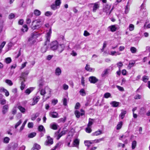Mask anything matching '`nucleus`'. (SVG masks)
Here are the masks:
<instances>
[{"instance_id": "f257e3e1", "label": "nucleus", "mask_w": 150, "mask_h": 150, "mask_svg": "<svg viewBox=\"0 0 150 150\" xmlns=\"http://www.w3.org/2000/svg\"><path fill=\"white\" fill-rule=\"evenodd\" d=\"M52 33V30L50 28L47 33L46 35V40L45 42L44 46L41 48V51L42 53L45 52L47 50V47L46 46L47 44H49L50 41V39Z\"/></svg>"}, {"instance_id": "f03ea898", "label": "nucleus", "mask_w": 150, "mask_h": 150, "mask_svg": "<svg viewBox=\"0 0 150 150\" xmlns=\"http://www.w3.org/2000/svg\"><path fill=\"white\" fill-rule=\"evenodd\" d=\"M43 24L40 20H35L32 22L31 28L33 30L37 29L40 27Z\"/></svg>"}, {"instance_id": "7ed1b4c3", "label": "nucleus", "mask_w": 150, "mask_h": 150, "mask_svg": "<svg viewBox=\"0 0 150 150\" xmlns=\"http://www.w3.org/2000/svg\"><path fill=\"white\" fill-rule=\"evenodd\" d=\"M40 35V34L37 32H34L32 33L28 39V42L30 44H33L35 42V39Z\"/></svg>"}, {"instance_id": "20e7f679", "label": "nucleus", "mask_w": 150, "mask_h": 150, "mask_svg": "<svg viewBox=\"0 0 150 150\" xmlns=\"http://www.w3.org/2000/svg\"><path fill=\"white\" fill-rule=\"evenodd\" d=\"M51 90L48 87L46 86L44 89H42L40 90V93L41 95L44 96L46 93H48L49 95L48 96L49 98L50 96Z\"/></svg>"}, {"instance_id": "39448f33", "label": "nucleus", "mask_w": 150, "mask_h": 150, "mask_svg": "<svg viewBox=\"0 0 150 150\" xmlns=\"http://www.w3.org/2000/svg\"><path fill=\"white\" fill-rule=\"evenodd\" d=\"M58 43L57 41H54L52 42L50 45V49L53 50H57Z\"/></svg>"}, {"instance_id": "423d86ee", "label": "nucleus", "mask_w": 150, "mask_h": 150, "mask_svg": "<svg viewBox=\"0 0 150 150\" xmlns=\"http://www.w3.org/2000/svg\"><path fill=\"white\" fill-rule=\"evenodd\" d=\"M47 140L45 142V145H50L53 144V139L50 136L47 137Z\"/></svg>"}, {"instance_id": "0eeeda50", "label": "nucleus", "mask_w": 150, "mask_h": 150, "mask_svg": "<svg viewBox=\"0 0 150 150\" xmlns=\"http://www.w3.org/2000/svg\"><path fill=\"white\" fill-rule=\"evenodd\" d=\"M110 8V5L106 4L105 6V7L103 8V11L106 13L107 15H108Z\"/></svg>"}, {"instance_id": "6e6552de", "label": "nucleus", "mask_w": 150, "mask_h": 150, "mask_svg": "<svg viewBox=\"0 0 150 150\" xmlns=\"http://www.w3.org/2000/svg\"><path fill=\"white\" fill-rule=\"evenodd\" d=\"M65 47V45L63 44L58 45L57 50L60 53L64 50Z\"/></svg>"}, {"instance_id": "1a4fd4ad", "label": "nucleus", "mask_w": 150, "mask_h": 150, "mask_svg": "<svg viewBox=\"0 0 150 150\" xmlns=\"http://www.w3.org/2000/svg\"><path fill=\"white\" fill-rule=\"evenodd\" d=\"M89 80L91 83H95L98 80L94 76H91L89 78Z\"/></svg>"}, {"instance_id": "9d476101", "label": "nucleus", "mask_w": 150, "mask_h": 150, "mask_svg": "<svg viewBox=\"0 0 150 150\" xmlns=\"http://www.w3.org/2000/svg\"><path fill=\"white\" fill-rule=\"evenodd\" d=\"M93 11L94 12H96V10L99 7V4L98 3H96L93 4Z\"/></svg>"}, {"instance_id": "9b49d317", "label": "nucleus", "mask_w": 150, "mask_h": 150, "mask_svg": "<svg viewBox=\"0 0 150 150\" xmlns=\"http://www.w3.org/2000/svg\"><path fill=\"white\" fill-rule=\"evenodd\" d=\"M28 73L29 72L28 71H26L25 72L22 73L20 77L22 79H23L24 81H25V78L26 76L28 75Z\"/></svg>"}, {"instance_id": "f8f14e48", "label": "nucleus", "mask_w": 150, "mask_h": 150, "mask_svg": "<svg viewBox=\"0 0 150 150\" xmlns=\"http://www.w3.org/2000/svg\"><path fill=\"white\" fill-rule=\"evenodd\" d=\"M50 115L53 118L58 117V114L56 112H51L50 113Z\"/></svg>"}, {"instance_id": "ddd939ff", "label": "nucleus", "mask_w": 150, "mask_h": 150, "mask_svg": "<svg viewBox=\"0 0 150 150\" xmlns=\"http://www.w3.org/2000/svg\"><path fill=\"white\" fill-rule=\"evenodd\" d=\"M85 69L86 70L90 72H94L95 71L94 68H91L89 65L87 64H86Z\"/></svg>"}, {"instance_id": "4468645a", "label": "nucleus", "mask_w": 150, "mask_h": 150, "mask_svg": "<svg viewBox=\"0 0 150 150\" xmlns=\"http://www.w3.org/2000/svg\"><path fill=\"white\" fill-rule=\"evenodd\" d=\"M8 107L7 105H4L3 108L2 109V112L3 114H5L8 111Z\"/></svg>"}, {"instance_id": "2eb2a0df", "label": "nucleus", "mask_w": 150, "mask_h": 150, "mask_svg": "<svg viewBox=\"0 0 150 150\" xmlns=\"http://www.w3.org/2000/svg\"><path fill=\"white\" fill-rule=\"evenodd\" d=\"M75 114L76 117L77 118H78L80 117V115L82 116L83 115H84V113H81L79 111L76 110L75 112Z\"/></svg>"}, {"instance_id": "dca6fc26", "label": "nucleus", "mask_w": 150, "mask_h": 150, "mask_svg": "<svg viewBox=\"0 0 150 150\" xmlns=\"http://www.w3.org/2000/svg\"><path fill=\"white\" fill-rule=\"evenodd\" d=\"M120 103L115 101H113L111 102L110 104L112 105V106L114 107H117L119 106Z\"/></svg>"}, {"instance_id": "f3484780", "label": "nucleus", "mask_w": 150, "mask_h": 150, "mask_svg": "<svg viewBox=\"0 0 150 150\" xmlns=\"http://www.w3.org/2000/svg\"><path fill=\"white\" fill-rule=\"evenodd\" d=\"M61 70L60 69V68L59 67H57L55 71V74L57 76H59L60 75L61 73Z\"/></svg>"}, {"instance_id": "a211bd4d", "label": "nucleus", "mask_w": 150, "mask_h": 150, "mask_svg": "<svg viewBox=\"0 0 150 150\" xmlns=\"http://www.w3.org/2000/svg\"><path fill=\"white\" fill-rule=\"evenodd\" d=\"M50 127L54 130H56L57 128L58 125L54 123L51 124L50 125Z\"/></svg>"}, {"instance_id": "6ab92c4d", "label": "nucleus", "mask_w": 150, "mask_h": 150, "mask_svg": "<svg viewBox=\"0 0 150 150\" xmlns=\"http://www.w3.org/2000/svg\"><path fill=\"white\" fill-rule=\"evenodd\" d=\"M40 98V97L39 96L34 98L33 99V103L32 105H33L36 104L39 101Z\"/></svg>"}, {"instance_id": "aec40b11", "label": "nucleus", "mask_w": 150, "mask_h": 150, "mask_svg": "<svg viewBox=\"0 0 150 150\" xmlns=\"http://www.w3.org/2000/svg\"><path fill=\"white\" fill-rule=\"evenodd\" d=\"M93 143V142H92V141H86L84 142V144L85 146H87L88 147H89L91 144Z\"/></svg>"}, {"instance_id": "412c9836", "label": "nucleus", "mask_w": 150, "mask_h": 150, "mask_svg": "<svg viewBox=\"0 0 150 150\" xmlns=\"http://www.w3.org/2000/svg\"><path fill=\"white\" fill-rule=\"evenodd\" d=\"M1 92H3L5 93V95L6 96H8L9 95V93L8 91L4 88H2L0 89Z\"/></svg>"}, {"instance_id": "4be33fe9", "label": "nucleus", "mask_w": 150, "mask_h": 150, "mask_svg": "<svg viewBox=\"0 0 150 150\" xmlns=\"http://www.w3.org/2000/svg\"><path fill=\"white\" fill-rule=\"evenodd\" d=\"M127 112L125 110H122V112L121 114L119 115L120 117L122 119H123L125 116V115L126 114Z\"/></svg>"}, {"instance_id": "5701e85b", "label": "nucleus", "mask_w": 150, "mask_h": 150, "mask_svg": "<svg viewBox=\"0 0 150 150\" xmlns=\"http://www.w3.org/2000/svg\"><path fill=\"white\" fill-rule=\"evenodd\" d=\"M40 148V145L37 144H35L32 150H39Z\"/></svg>"}, {"instance_id": "b1692460", "label": "nucleus", "mask_w": 150, "mask_h": 150, "mask_svg": "<svg viewBox=\"0 0 150 150\" xmlns=\"http://www.w3.org/2000/svg\"><path fill=\"white\" fill-rule=\"evenodd\" d=\"M102 133V131L100 130H99L98 131H96L95 132L92 133V135L93 136H98L100 135Z\"/></svg>"}, {"instance_id": "393cba45", "label": "nucleus", "mask_w": 150, "mask_h": 150, "mask_svg": "<svg viewBox=\"0 0 150 150\" xmlns=\"http://www.w3.org/2000/svg\"><path fill=\"white\" fill-rule=\"evenodd\" d=\"M94 119L89 118V122L87 125L88 127H91V126L93 124V122L94 121Z\"/></svg>"}, {"instance_id": "a878e982", "label": "nucleus", "mask_w": 150, "mask_h": 150, "mask_svg": "<svg viewBox=\"0 0 150 150\" xmlns=\"http://www.w3.org/2000/svg\"><path fill=\"white\" fill-rule=\"evenodd\" d=\"M33 88H30L27 89L25 91V93L27 95H29L33 90Z\"/></svg>"}, {"instance_id": "bb28decb", "label": "nucleus", "mask_w": 150, "mask_h": 150, "mask_svg": "<svg viewBox=\"0 0 150 150\" xmlns=\"http://www.w3.org/2000/svg\"><path fill=\"white\" fill-rule=\"evenodd\" d=\"M108 28H109L111 31L112 32L115 31L117 29L115 25H112L108 27Z\"/></svg>"}, {"instance_id": "cd10ccee", "label": "nucleus", "mask_w": 150, "mask_h": 150, "mask_svg": "<svg viewBox=\"0 0 150 150\" xmlns=\"http://www.w3.org/2000/svg\"><path fill=\"white\" fill-rule=\"evenodd\" d=\"M80 94L82 96H85L86 95V93L84 89L82 88L79 91Z\"/></svg>"}, {"instance_id": "c85d7f7f", "label": "nucleus", "mask_w": 150, "mask_h": 150, "mask_svg": "<svg viewBox=\"0 0 150 150\" xmlns=\"http://www.w3.org/2000/svg\"><path fill=\"white\" fill-rule=\"evenodd\" d=\"M28 28L27 26V25L25 24L23 26V27L21 29V30L23 32H27L28 31Z\"/></svg>"}, {"instance_id": "c756f323", "label": "nucleus", "mask_w": 150, "mask_h": 150, "mask_svg": "<svg viewBox=\"0 0 150 150\" xmlns=\"http://www.w3.org/2000/svg\"><path fill=\"white\" fill-rule=\"evenodd\" d=\"M27 121H28V120L26 119L24 121V122H23V123L22 124L21 126V127L19 131L20 132H21L23 129L24 127H25V125L26 124V123Z\"/></svg>"}, {"instance_id": "7c9ffc66", "label": "nucleus", "mask_w": 150, "mask_h": 150, "mask_svg": "<svg viewBox=\"0 0 150 150\" xmlns=\"http://www.w3.org/2000/svg\"><path fill=\"white\" fill-rule=\"evenodd\" d=\"M104 140V138L103 137L99 139H95L94 140H92L93 142V143H98L102 141H103Z\"/></svg>"}, {"instance_id": "2f4dec72", "label": "nucleus", "mask_w": 150, "mask_h": 150, "mask_svg": "<svg viewBox=\"0 0 150 150\" xmlns=\"http://www.w3.org/2000/svg\"><path fill=\"white\" fill-rule=\"evenodd\" d=\"M79 143V140L77 139H76L74 141V144L76 146L79 148L78 145Z\"/></svg>"}, {"instance_id": "473e14b6", "label": "nucleus", "mask_w": 150, "mask_h": 150, "mask_svg": "<svg viewBox=\"0 0 150 150\" xmlns=\"http://www.w3.org/2000/svg\"><path fill=\"white\" fill-rule=\"evenodd\" d=\"M39 115V113L38 112H37L35 114L33 115L31 117V120H35V119L38 117Z\"/></svg>"}, {"instance_id": "72a5a7b5", "label": "nucleus", "mask_w": 150, "mask_h": 150, "mask_svg": "<svg viewBox=\"0 0 150 150\" xmlns=\"http://www.w3.org/2000/svg\"><path fill=\"white\" fill-rule=\"evenodd\" d=\"M38 130L40 132L42 131H44L45 132V129L43 127V126L42 125H40L39 126L38 128Z\"/></svg>"}, {"instance_id": "f704fd0d", "label": "nucleus", "mask_w": 150, "mask_h": 150, "mask_svg": "<svg viewBox=\"0 0 150 150\" xmlns=\"http://www.w3.org/2000/svg\"><path fill=\"white\" fill-rule=\"evenodd\" d=\"M38 83L39 88L41 89L44 85V82L42 80H41L39 81Z\"/></svg>"}, {"instance_id": "c9c22d12", "label": "nucleus", "mask_w": 150, "mask_h": 150, "mask_svg": "<svg viewBox=\"0 0 150 150\" xmlns=\"http://www.w3.org/2000/svg\"><path fill=\"white\" fill-rule=\"evenodd\" d=\"M108 69H106L103 71L101 74L102 76L103 77L107 75L108 74Z\"/></svg>"}, {"instance_id": "e433bc0d", "label": "nucleus", "mask_w": 150, "mask_h": 150, "mask_svg": "<svg viewBox=\"0 0 150 150\" xmlns=\"http://www.w3.org/2000/svg\"><path fill=\"white\" fill-rule=\"evenodd\" d=\"M18 109L22 113H24L25 112V109L21 106H19L18 107Z\"/></svg>"}, {"instance_id": "4c0bfd02", "label": "nucleus", "mask_w": 150, "mask_h": 150, "mask_svg": "<svg viewBox=\"0 0 150 150\" xmlns=\"http://www.w3.org/2000/svg\"><path fill=\"white\" fill-rule=\"evenodd\" d=\"M34 14L36 16H39L41 14L40 11L38 10L35 9L34 11Z\"/></svg>"}, {"instance_id": "58836bf2", "label": "nucleus", "mask_w": 150, "mask_h": 150, "mask_svg": "<svg viewBox=\"0 0 150 150\" xmlns=\"http://www.w3.org/2000/svg\"><path fill=\"white\" fill-rule=\"evenodd\" d=\"M137 142L136 141L134 140L133 141L132 143V149H134L136 146Z\"/></svg>"}, {"instance_id": "ea45409f", "label": "nucleus", "mask_w": 150, "mask_h": 150, "mask_svg": "<svg viewBox=\"0 0 150 150\" xmlns=\"http://www.w3.org/2000/svg\"><path fill=\"white\" fill-rule=\"evenodd\" d=\"M6 43V42L3 41L0 45V53L1 52L2 49L4 47Z\"/></svg>"}, {"instance_id": "a19ab883", "label": "nucleus", "mask_w": 150, "mask_h": 150, "mask_svg": "<svg viewBox=\"0 0 150 150\" xmlns=\"http://www.w3.org/2000/svg\"><path fill=\"white\" fill-rule=\"evenodd\" d=\"M122 122L121 121L117 125L116 128L117 129V130L120 129L122 127Z\"/></svg>"}, {"instance_id": "79ce46f5", "label": "nucleus", "mask_w": 150, "mask_h": 150, "mask_svg": "<svg viewBox=\"0 0 150 150\" xmlns=\"http://www.w3.org/2000/svg\"><path fill=\"white\" fill-rule=\"evenodd\" d=\"M128 4V2L127 4ZM129 10V6L127 4V5L126 6L125 9V13L126 14L127 13Z\"/></svg>"}, {"instance_id": "37998d69", "label": "nucleus", "mask_w": 150, "mask_h": 150, "mask_svg": "<svg viewBox=\"0 0 150 150\" xmlns=\"http://www.w3.org/2000/svg\"><path fill=\"white\" fill-rule=\"evenodd\" d=\"M10 138L7 137H5L3 140V142L6 144H7L9 142Z\"/></svg>"}, {"instance_id": "c03bdc74", "label": "nucleus", "mask_w": 150, "mask_h": 150, "mask_svg": "<svg viewBox=\"0 0 150 150\" xmlns=\"http://www.w3.org/2000/svg\"><path fill=\"white\" fill-rule=\"evenodd\" d=\"M5 82L10 86H12L13 83L12 81L9 79H6L5 81Z\"/></svg>"}, {"instance_id": "a18cd8bd", "label": "nucleus", "mask_w": 150, "mask_h": 150, "mask_svg": "<svg viewBox=\"0 0 150 150\" xmlns=\"http://www.w3.org/2000/svg\"><path fill=\"white\" fill-rule=\"evenodd\" d=\"M135 63V62L134 61H133V62H130L129 64H128V67L129 69H130L132 67L134 66Z\"/></svg>"}, {"instance_id": "49530a36", "label": "nucleus", "mask_w": 150, "mask_h": 150, "mask_svg": "<svg viewBox=\"0 0 150 150\" xmlns=\"http://www.w3.org/2000/svg\"><path fill=\"white\" fill-rule=\"evenodd\" d=\"M130 51L132 53H134L136 52L137 50L135 47H132L130 48Z\"/></svg>"}, {"instance_id": "de8ad7c7", "label": "nucleus", "mask_w": 150, "mask_h": 150, "mask_svg": "<svg viewBox=\"0 0 150 150\" xmlns=\"http://www.w3.org/2000/svg\"><path fill=\"white\" fill-rule=\"evenodd\" d=\"M5 62L7 64H9L11 62V59L10 57H7L5 59Z\"/></svg>"}, {"instance_id": "09e8293b", "label": "nucleus", "mask_w": 150, "mask_h": 150, "mask_svg": "<svg viewBox=\"0 0 150 150\" xmlns=\"http://www.w3.org/2000/svg\"><path fill=\"white\" fill-rule=\"evenodd\" d=\"M36 135V133L35 132H32L29 134L28 137L30 138H32L35 136Z\"/></svg>"}, {"instance_id": "8fccbe9b", "label": "nucleus", "mask_w": 150, "mask_h": 150, "mask_svg": "<svg viewBox=\"0 0 150 150\" xmlns=\"http://www.w3.org/2000/svg\"><path fill=\"white\" fill-rule=\"evenodd\" d=\"M129 29L130 31L133 30L134 29V26L132 24H130L129 26Z\"/></svg>"}, {"instance_id": "3c124183", "label": "nucleus", "mask_w": 150, "mask_h": 150, "mask_svg": "<svg viewBox=\"0 0 150 150\" xmlns=\"http://www.w3.org/2000/svg\"><path fill=\"white\" fill-rule=\"evenodd\" d=\"M86 131L87 133H91L92 131L91 127H88L87 126V127L86 128Z\"/></svg>"}, {"instance_id": "603ef678", "label": "nucleus", "mask_w": 150, "mask_h": 150, "mask_svg": "<svg viewBox=\"0 0 150 150\" xmlns=\"http://www.w3.org/2000/svg\"><path fill=\"white\" fill-rule=\"evenodd\" d=\"M111 96L110 94L109 93H106L104 95V97L105 98H108Z\"/></svg>"}, {"instance_id": "864d4df0", "label": "nucleus", "mask_w": 150, "mask_h": 150, "mask_svg": "<svg viewBox=\"0 0 150 150\" xmlns=\"http://www.w3.org/2000/svg\"><path fill=\"white\" fill-rule=\"evenodd\" d=\"M22 121L21 120H20L19 121L17 122L15 125V129H16L17 127L21 123Z\"/></svg>"}, {"instance_id": "5fc2aeb1", "label": "nucleus", "mask_w": 150, "mask_h": 150, "mask_svg": "<svg viewBox=\"0 0 150 150\" xmlns=\"http://www.w3.org/2000/svg\"><path fill=\"white\" fill-rule=\"evenodd\" d=\"M141 98V95L137 94L134 97V98L135 99H140Z\"/></svg>"}, {"instance_id": "6e6d98bb", "label": "nucleus", "mask_w": 150, "mask_h": 150, "mask_svg": "<svg viewBox=\"0 0 150 150\" xmlns=\"http://www.w3.org/2000/svg\"><path fill=\"white\" fill-rule=\"evenodd\" d=\"M66 119V117H64V118H62L59 120V121L60 122H64Z\"/></svg>"}, {"instance_id": "4d7b16f0", "label": "nucleus", "mask_w": 150, "mask_h": 150, "mask_svg": "<svg viewBox=\"0 0 150 150\" xmlns=\"http://www.w3.org/2000/svg\"><path fill=\"white\" fill-rule=\"evenodd\" d=\"M24 81H22L21 82V90H23L25 86V85L24 84Z\"/></svg>"}, {"instance_id": "13d9d810", "label": "nucleus", "mask_w": 150, "mask_h": 150, "mask_svg": "<svg viewBox=\"0 0 150 150\" xmlns=\"http://www.w3.org/2000/svg\"><path fill=\"white\" fill-rule=\"evenodd\" d=\"M61 3L60 0H56L55 2V5L56 6H59Z\"/></svg>"}, {"instance_id": "bf43d9fd", "label": "nucleus", "mask_w": 150, "mask_h": 150, "mask_svg": "<svg viewBox=\"0 0 150 150\" xmlns=\"http://www.w3.org/2000/svg\"><path fill=\"white\" fill-rule=\"evenodd\" d=\"M15 17V15L13 13H11L8 16V18L9 19H12Z\"/></svg>"}, {"instance_id": "052dcab7", "label": "nucleus", "mask_w": 150, "mask_h": 150, "mask_svg": "<svg viewBox=\"0 0 150 150\" xmlns=\"http://www.w3.org/2000/svg\"><path fill=\"white\" fill-rule=\"evenodd\" d=\"M81 83L83 86H85V80L83 76H82L81 78Z\"/></svg>"}, {"instance_id": "680f3d73", "label": "nucleus", "mask_w": 150, "mask_h": 150, "mask_svg": "<svg viewBox=\"0 0 150 150\" xmlns=\"http://www.w3.org/2000/svg\"><path fill=\"white\" fill-rule=\"evenodd\" d=\"M80 106V104L79 103H76V105L75 107V108L76 109H79Z\"/></svg>"}, {"instance_id": "e2e57ef3", "label": "nucleus", "mask_w": 150, "mask_h": 150, "mask_svg": "<svg viewBox=\"0 0 150 150\" xmlns=\"http://www.w3.org/2000/svg\"><path fill=\"white\" fill-rule=\"evenodd\" d=\"M145 110V108L144 107H142L140 109L139 112L142 114L143 113Z\"/></svg>"}, {"instance_id": "0e129e2a", "label": "nucleus", "mask_w": 150, "mask_h": 150, "mask_svg": "<svg viewBox=\"0 0 150 150\" xmlns=\"http://www.w3.org/2000/svg\"><path fill=\"white\" fill-rule=\"evenodd\" d=\"M0 103L2 105H3L5 104L6 102V100L4 99L1 100H0Z\"/></svg>"}, {"instance_id": "69168bd1", "label": "nucleus", "mask_w": 150, "mask_h": 150, "mask_svg": "<svg viewBox=\"0 0 150 150\" xmlns=\"http://www.w3.org/2000/svg\"><path fill=\"white\" fill-rule=\"evenodd\" d=\"M52 14V13L50 11H47L45 12V15L47 16H49L51 15Z\"/></svg>"}, {"instance_id": "338daca9", "label": "nucleus", "mask_w": 150, "mask_h": 150, "mask_svg": "<svg viewBox=\"0 0 150 150\" xmlns=\"http://www.w3.org/2000/svg\"><path fill=\"white\" fill-rule=\"evenodd\" d=\"M147 76H143L142 79H143V81L145 82H146L148 80V79L147 78Z\"/></svg>"}, {"instance_id": "774afa93", "label": "nucleus", "mask_w": 150, "mask_h": 150, "mask_svg": "<svg viewBox=\"0 0 150 150\" xmlns=\"http://www.w3.org/2000/svg\"><path fill=\"white\" fill-rule=\"evenodd\" d=\"M83 35L84 36H87L90 35V34L87 31L85 30L84 31Z\"/></svg>"}]
</instances>
